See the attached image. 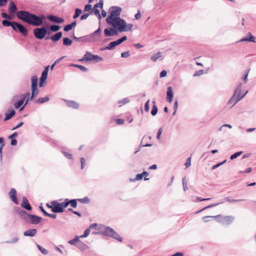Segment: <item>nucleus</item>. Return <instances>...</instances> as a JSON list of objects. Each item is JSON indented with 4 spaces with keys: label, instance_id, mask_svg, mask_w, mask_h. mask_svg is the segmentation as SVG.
<instances>
[{
    "label": "nucleus",
    "instance_id": "1",
    "mask_svg": "<svg viewBox=\"0 0 256 256\" xmlns=\"http://www.w3.org/2000/svg\"><path fill=\"white\" fill-rule=\"evenodd\" d=\"M16 210L18 215L25 222L30 223L32 224H38L40 222L42 218L34 214H28L24 210L16 208Z\"/></svg>",
    "mask_w": 256,
    "mask_h": 256
},
{
    "label": "nucleus",
    "instance_id": "2",
    "mask_svg": "<svg viewBox=\"0 0 256 256\" xmlns=\"http://www.w3.org/2000/svg\"><path fill=\"white\" fill-rule=\"evenodd\" d=\"M242 85V84L241 82L238 84L233 95L228 102V104H232V107L234 106L237 102L241 100L248 92V91L246 90L244 94H241Z\"/></svg>",
    "mask_w": 256,
    "mask_h": 256
},
{
    "label": "nucleus",
    "instance_id": "3",
    "mask_svg": "<svg viewBox=\"0 0 256 256\" xmlns=\"http://www.w3.org/2000/svg\"><path fill=\"white\" fill-rule=\"evenodd\" d=\"M110 9V14L106 18L107 23H112L114 20H116L117 18H120V16L122 10V8L118 6H112Z\"/></svg>",
    "mask_w": 256,
    "mask_h": 256
},
{
    "label": "nucleus",
    "instance_id": "4",
    "mask_svg": "<svg viewBox=\"0 0 256 256\" xmlns=\"http://www.w3.org/2000/svg\"><path fill=\"white\" fill-rule=\"evenodd\" d=\"M109 24L113 26L114 28L118 30L120 32H126L127 24L125 20L120 18H117L116 20H114L112 23H108Z\"/></svg>",
    "mask_w": 256,
    "mask_h": 256
},
{
    "label": "nucleus",
    "instance_id": "5",
    "mask_svg": "<svg viewBox=\"0 0 256 256\" xmlns=\"http://www.w3.org/2000/svg\"><path fill=\"white\" fill-rule=\"evenodd\" d=\"M33 14L26 10H20L16 13V16L21 20L30 24Z\"/></svg>",
    "mask_w": 256,
    "mask_h": 256
},
{
    "label": "nucleus",
    "instance_id": "6",
    "mask_svg": "<svg viewBox=\"0 0 256 256\" xmlns=\"http://www.w3.org/2000/svg\"><path fill=\"white\" fill-rule=\"evenodd\" d=\"M102 234L104 236L112 237L120 242H122L123 240L116 231L109 226H106Z\"/></svg>",
    "mask_w": 256,
    "mask_h": 256
},
{
    "label": "nucleus",
    "instance_id": "7",
    "mask_svg": "<svg viewBox=\"0 0 256 256\" xmlns=\"http://www.w3.org/2000/svg\"><path fill=\"white\" fill-rule=\"evenodd\" d=\"M48 30L47 26L37 28L34 30L33 33L34 36L39 40L43 39L46 36Z\"/></svg>",
    "mask_w": 256,
    "mask_h": 256
},
{
    "label": "nucleus",
    "instance_id": "8",
    "mask_svg": "<svg viewBox=\"0 0 256 256\" xmlns=\"http://www.w3.org/2000/svg\"><path fill=\"white\" fill-rule=\"evenodd\" d=\"M66 208V203L65 200L62 202H59L57 200H54L52 212L54 213H62L64 212V208Z\"/></svg>",
    "mask_w": 256,
    "mask_h": 256
},
{
    "label": "nucleus",
    "instance_id": "9",
    "mask_svg": "<svg viewBox=\"0 0 256 256\" xmlns=\"http://www.w3.org/2000/svg\"><path fill=\"white\" fill-rule=\"evenodd\" d=\"M92 60H96V62H101L103 60L102 58L99 56L98 55L92 54L90 52H86V54H84L83 58L81 60H86V61H91Z\"/></svg>",
    "mask_w": 256,
    "mask_h": 256
},
{
    "label": "nucleus",
    "instance_id": "10",
    "mask_svg": "<svg viewBox=\"0 0 256 256\" xmlns=\"http://www.w3.org/2000/svg\"><path fill=\"white\" fill-rule=\"evenodd\" d=\"M218 218V217H221L222 218V222L224 224H226L227 225L230 224H231L233 220H234V218L232 216H222L221 215L219 214L218 216H205L202 218L204 220L205 218Z\"/></svg>",
    "mask_w": 256,
    "mask_h": 256
},
{
    "label": "nucleus",
    "instance_id": "11",
    "mask_svg": "<svg viewBox=\"0 0 256 256\" xmlns=\"http://www.w3.org/2000/svg\"><path fill=\"white\" fill-rule=\"evenodd\" d=\"M14 28L16 30L15 31H18L24 36H27L28 30L24 26L20 23L16 22L14 24Z\"/></svg>",
    "mask_w": 256,
    "mask_h": 256
},
{
    "label": "nucleus",
    "instance_id": "12",
    "mask_svg": "<svg viewBox=\"0 0 256 256\" xmlns=\"http://www.w3.org/2000/svg\"><path fill=\"white\" fill-rule=\"evenodd\" d=\"M46 18L48 19L50 22L57 24H61L64 22V18L53 14H50L47 16Z\"/></svg>",
    "mask_w": 256,
    "mask_h": 256
},
{
    "label": "nucleus",
    "instance_id": "13",
    "mask_svg": "<svg viewBox=\"0 0 256 256\" xmlns=\"http://www.w3.org/2000/svg\"><path fill=\"white\" fill-rule=\"evenodd\" d=\"M104 34L106 36H116L118 34V32L116 28H107L104 30Z\"/></svg>",
    "mask_w": 256,
    "mask_h": 256
},
{
    "label": "nucleus",
    "instance_id": "14",
    "mask_svg": "<svg viewBox=\"0 0 256 256\" xmlns=\"http://www.w3.org/2000/svg\"><path fill=\"white\" fill-rule=\"evenodd\" d=\"M30 25L36 26H38L42 25L41 19H40L39 16L33 14Z\"/></svg>",
    "mask_w": 256,
    "mask_h": 256
},
{
    "label": "nucleus",
    "instance_id": "15",
    "mask_svg": "<svg viewBox=\"0 0 256 256\" xmlns=\"http://www.w3.org/2000/svg\"><path fill=\"white\" fill-rule=\"evenodd\" d=\"M21 206L27 210L30 211L32 210V207L31 205L30 204L28 200L25 196L22 198V201L21 204Z\"/></svg>",
    "mask_w": 256,
    "mask_h": 256
},
{
    "label": "nucleus",
    "instance_id": "16",
    "mask_svg": "<svg viewBox=\"0 0 256 256\" xmlns=\"http://www.w3.org/2000/svg\"><path fill=\"white\" fill-rule=\"evenodd\" d=\"M9 196L11 200L16 204H18V201L16 196V190L14 188H12L9 192Z\"/></svg>",
    "mask_w": 256,
    "mask_h": 256
},
{
    "label": "nucleus",
    "instance_id": "17",
    "mask_svg": "<svg viewBox=\"0 0 256 256\" xmlns=\"http://www.w3.org/2000/svg\"><path fill=\"white\" fill-rule=\"evenodd\" d=\"M62 35V32H58L51 36H46V40L50 39L53 42H56L61 38Z\"/></svg>",
    "mask_w": 256,
    "mask_h": 256
},
{
    "label": "nucleus",
    "instance_id": "18",
    "mask_svg": "<svg viewBox=\"0 0 256 256\" xmlns=\"http://www.w3.org/2000/svg\"><path fill=\"white\" fill-rule=\"evenodd\" d=\"M72 38L76 41H80L84 42H92V40L90 39V36L88 35L78 38L73 34Z\"/></svg>",
    "mask_w": 256,
    "mask_h": 256
},
{
    "label": "nucleus",
    "instance_id": "19",
    "mask_svg": "<svg viewBox=\"0 0 256 256\" xmlns=\"http://www.w3.org/2000/svg\"><path fill=\"white\" fill-rule=\"evenodd\" d=\"M65 203H66V208L70 204V206L73 208H76L78 206V200L76 199L69 200L66 198L64 200Z\"/></svg>",
    "mask_w": 256,
    "mask_h": 256
},
{
    "label": "nucleus",
    "instance_id": "20",
    "mask_svg": "<svg viewBox=\"0 0 256 256\" xmlns=\"http://www.w3.org/2000/svg\"><path fill=\"white\" fill-rule=\"evenodd\" d=\"M174 97V94L172 86H168L166 92V100L168 102H171Z\"/></svg>",
    "mask_w": 256,
    "mask_h": 256
},
{
    "label": "nucleus",
    "instance_id": "21",
    "mask_svg": "<svg viewBox=\"0 0 256 256\" xmlns=\"http://www.w3.org/2000/svg\"><path fill=\"white\" fill-rule=\"evenodd\" d=\"M37 234V230L35 228L28 229L24 232V236H25L34 237Z\"/></svg>",
    "mask_w": 256,
    "mask_h": 256
},
{
    "label": "nucleus",
    "instance_id": "22",
    "mask_svg": "<svg viewBox=\"0 0 256 256\" xmlns=\"http://www.w3.org/2000/svg\"><path fill=\"white\" fill-rule=\"evenodd\" d=\"M100 30H101L100 27L99 26V28H98V30H95L92 34H88V36H90V39L92 40V42H94V41L96 40V38H94V36H98V38L100 37Z\"/></svg>",
    "mask_w": 256,
    "mask_h": 256
},
{
    "label": "nucleus",
    "instance_id": "23",
    "mask_svg": "<svg viewBox=\"0 0 256 256\" xmlns=\"http://www.w3.org/2000/svg\"><path fill=\"white\" fill-rule=\"evenodd\" d=\"M18 8L13 1H11L9 4L8 12L10 14H14L16 12Z\"/></svg>",
    "mask_w": 256,
    "mask_h": 256
},
{
    "label": "nucleus",
    "instance_id": "24",
    "mask_svg": "<svg viewBox=\"0 0 256 256\" xmlns=\"http://www.w3.org/2000/svg\"><path fill=\"white\" fill-rule=\"evenodd\" d=\"M65 102L66 106L68 107L72 108H78L79 106V104L74 101L68 100H64Z\"/></svg>",
    "mask_w": 256,
    "mask_h": 256
},
{
    "label": "nucleus",
    "instance_id": "25",
    "mask_svg": "<svg viewBox=\"0 0 256 256\" xmlns=\"http://www.w3.org/2000/svg\"><path fill=\"white\" fill-rule=\"evenodd\" d=\"M16 22L12 21L9 22L7 20H4L2 22V24L4 26H11L14 30H16V28H14V24Z\"/></svg>",
    "mask_w": 256,
    "mask_h": 256
},
{
    "label": "nucleus",
    "instance_id": "26",
    "mask_svg": "<svg viewBox=\"0 0 256 256\" xmlns=\"http://www.w3.org/2000/svg\"><path fill=\"white\" fill-rule=\"evenodd\" d=\"M16 114L14 110H10L8 112L6 113V116L4 118V121H7L10 119Z\"/></svg>",
    "mask_w": 256,
    "mask_h": 256
},
{
    "label": "nucleus",
    "instance_id": "27",
    "mask_svg": "<svg viewBox=\"0 0 256 256\" xmlns=\"http://www.w3.org/2000/svg\"><path fill=\"white\" fill-rule=\"evenodd\" d=\"M50 100V98L48 96H46L44 98H40L35 100L34 103L42 104L44 102H48Z\"/></svg>",
    "mask_w": 256,
    "mask_h": 256
},
{
    "label": "nucleus",
    "instance_id": "28",
    "mask_svg": "<svg viewBox=\"0 0 256 256\" xmlns=\"http://www.w3.org/2000/svg\"><path fill=\"white\" fill-rule=\"evenodd\" d=\"M25 101V98H22L19 100L14 104L15 108H20Z\"/></svg>",
    "mask_w": 256,
    "mask_h": 256
},
{
    "label": "nucleus",
    "instance_id": "29",
    "mask_svg": "<svg viewBox=\"0 0 256 256\" xmlns=\"http://www.w3.org/2000/svg\"><path fill=\"white\" fill-rule=\"evenodd\" d=\"M80 236H76L74 238L70 240L68 242L71 245H76V244H78V242H80Z\"/></svg>",
    "mask_w": 256,
    "mask_h": 256
},
{
    "label": "nucleus",
    "instance_id": "30",
    "mask_svg": "<svg viewBox=\"0 0 256 256\" xmlns=\"http://www.w3.org/2000/svg\"><path fill=\"white\" fill-rule=\"evenodd\" d=\"M224 202H218V203H216V204H210L204 208H202V210L198 211L197 212H196V214H198L201 212H202V210H206L207 208H212V207H214V206H218V204H222Z\"/></svg>",
    "mask_w": 256,
    "mask_h": 256
},
{
    "label": "nucleus",
    "instance_id": "31",
    "mask_svg": "<svg viewBox=\"0 0 256 256\" xmlns=\"http://www.w3.org/2000/svg\"><path fill=\"white\" fill-rule=\"evenodd\" d=\"M152 103L154 104V105L152 106V110H151V114L154 116L157 114L158 110L155 104L156 102L154 100L152 101Z\"/></svg>",
    "mask_w": 256,
    "mask_h": 256
},
{
    "label": "nucleus",
    "instance_id": "32",
    "mask_svg": "<svg viewBox=\"0 0 256 256\" xmlns=\"http://www.w3.org/2000/svg\"><path fill=\"white\" fill-rule=\"evenodd\" d=\"M63 44L65 46H70L72 42V41L68 38H63Z\"/></svg>",
    "mask_w": 256,
    "mask_h": 256
},
{
    "label": "nucleus",
    "instance_id": "33",
    "mask_svg": "<svg viewBox=\"0 0 256 256\" xmlns=\"http://www.w3.org/2000/svg\"><path fill=\"white\" fill-rule=\"evenodd\" d=\"M71 66L78 68H79L80 70L84 72H86L88 71V69L86 68L84 66L82 65H79V64H71Z\"/></svg>",
    "mask_w": 256,
    "mask_h": 256
},
{
    "label": "nucleus",
    "instance_id": "34",
    "mask_svg": "<svg viewBox=\"0 0 256 256\" xmlns=\"http://www.w3.org/2000/svg\"><path fill=\"white\" fill-rule=\"evenodd\" d=\"M161 57V53L160 52H158L156 54H154L151 56V60L153 62H156L158 58Z\"/></svg>",
    "mask_w": 256,
    "mask_h": 256
},
{
    "label": "nucleus",
    "instance_id": "35",
    "mask_svg": "<svg viewBox=\"0 0 256 256\" xmlns=\"http://www.w3.org/2000/svg\"><path fill=\"white\" fill-rule=\"evenodd\" d=\"M60 28V26L57 24H52L50 27V32H56Z\"/></svg>",
    "mask_w": 256,
    "mask_h": 256
},
{
    "label": "nucleus",
    "instance_id": "36",
    "mask_svg": "<svg viewBox=\"0 0 256 256\" xmlns=\"http://www.w3.org/2000/svg\"><path fill=\"white\" fill-rule=\"evenodd\" d=\"M38 78L36 76H32L31 78V86H38Z\"/></svg>",
    "mask_w": 256,
    "mask_h": 256
},
{
    "label": "nucleus",
    "instance_id": "37",
    "mask_svg": "<svg viewBox=\"0 0 256 256\" xmlns=\"http://www.w3.org/2000/svg\"><path fill=\"white\" fill-rule=\"evenodd\" d=\"M116 46V43H115L114 41L110 42L108 46H106V48L108 50H113L115 48Z\"/></svg>",
    "mask_w": 256,
    "mask_h": 256
},
{
    "label": "nucleus",
    "instance_id": "38",
    "mask_svg": "<svg viewBox=\"0 0 256 256\" xmlns=\"http://www.w3.org/2000/svg\"><path fill=\"white\" fill-rule=\"evenodd\" d=\"M242 152H243L242 151H240V152H235L234 154L230 156V159L231 160H233L234 158H238V156H240L242 154Z\"/></svg>",
    "mask_w": 256,
    "mask_h": 256
},
{
    "label": "nucleus",
    "instance_id": "39",
    "mask_svg": "<svg viewBox=\"0 0 256 256\" xmlns=\"http://www.w3.org/2000/svg\"><path fill=\"white\" fill-rule=\"evenodd\" d=\"M77 200L82 204H88L90 202V199L86 196L82 198H77Z\"/></svg>",
    "mask_w": 256,
    "mask_h": 256
},
{
    "label": "nucleus",
    "instance_id": "40",
    "mask_svg": "<svg viewBox=\"0 0 256 256\" xmlns=\"http://www.w3.org/2000/svg\"><path fill=\"white\" fill-rule=\"evenodd\" d=\"M82 11L80 8H76L75 10V12L73 16V18L76 19V18H78L80 16V14L82 13Z\"/></svg>",
    "mask_w": 256,
    "mask_h": 256
},
{
    "label": "nucleus",
    "instance_id": "41",
    "mask_svg": "<svg viewBox=\"0 0 256 256\" xmlns=\"http://www.w3.org/2000/svg\"><path fill=\"white\" fill-rule=\"evenodd\" d=\"M250 70H246L245 71L244 74L242 78V80L244 81V83H246L248 81V76Z\"/></svg>",
    "mask_w": 256,
    "mask_h": 256
},
{
    "label": "nucleus",
    "instance_id": "42",
    "mask_svg": "<svg viewBox=\"0 0 256 256\" xmlns=\"http://www.w3.org/2000/svg\"><path fill=\"white\" fill-rule=\"evenodd\" d=\"M77 246L80 250H84L87 247V246L84 243L80 240V242H78V243L77 244Z\"/></svg>",
    "mask_w": 256,
    "mask_h": 256
},
{
    "label": "nucleus",
    "instance_id": "43",
    "mask_svg": "<svg viewBox=\"0 0 256 256\" xmlns=\"http://www.w3.org/2000/svg\"><path fill=\"white\" fill-rule=\"evenodd\" d=\"M224 200L228 202H230V203H232V202H240V201H242V200H242V199H240V200H236V199H231L230 198L228 197H226L224 198Z\"/></svg>",
    "mask_w": 256,
    "mask_h": 256
},
{
    "label": "nucleus",
    "instance_id": "44",
    "mask_svg": "<svg viewBox=\"0 0 256 256\" xmlns=\"http://www.w3.org/2000/svg\"><path fill=\"white\" fill-rule=\"evenodd\" d=\"M182 186L184 188V191H186L188 190L187 182L186 181V176L184 177L182 179Z\"/></svg>",
    "mask_w": 256,
    "mask_h": 256
},
{
    "label": "nucleus",
    "instance_id": "45",
    "mask_svg": "<svg viewBox=\"0 0 256 256\" xmlns=\"http://www.w3.org/2000/svg\"><path fill=\"white\" fill-rule=\"evenodd\" d=\"M49 66H46L42 72L41 76L47 78L48 75Z\"/></svg>",
    "mask_w": 256,
    "mask_h": 256
},
{
    "label": "nucleus",
    "instance_id": "46",
    "mask_svg": "<svg viewBox=\"0 0 256 256\" xmlns=\"http://www.w3.org/2000/svg\"><path fill=\"white\" fill-rule=\"evenodd\" d=\"M36 96H34V95L31 94V96L30 97H29V98H28L27 99H26V102L25 103V104L22 106V108H20V111H22V110H24L25 106H26V104H28V102L30 100H32Z\"/></svg>",
    "mask_w": 256,
    "mask_h": 256
},
{
    "label": "nucleus",
    "instance_id": "47",
    "mask_svg": "<svg viewBox=\"0 0 256 256\" xmlns=\"http://www.w3.org/2000/svg\"><path fill=\"white\" fill-rule=\"evenodd\" d=\"M84 12H90V14H92V6L90 4H86L84 8Z\"/></svg>",
    "mask_w": 256,
    "mask_h": 256
},
{
    "label": "nucleus",
    "instance_id": "48",
    "mask_svg": "<svg viewBox=\"0 0 256 256\" xmlns=\"http://www.w3.org/2000/svg\"><path fill=\"white\" fill-rule=\"evenodd\" d=\"M36 245H37L38 248L41 252L42 253L44 254H48V251L46 249H45L44 248L42 247L40 244H37Z\"/></svg>",
    "mask_w": 256,
    "mask_h": 256
},
{
    "label": "nucleus",
    "instance_id": "49",
    "mask_svg": "<svg viewBox=\"0 0 256 256\" xmlns=\"http://www.w3.org/2000/svg\"><path fill=\"white\" fill-rule=\"evenodd\" d=\"M90 229L89 228H87L84 230V234L80 236V238H86L89 235V234H90Z\"/></svg>",
    "mask_w": 256,
    "mask_h": 256
},
{
    "label": "nucleus",
    "instance_id": "50",
    "mask_svg": "<svg viewBox=\"0 0 256 256\" xmlns=\"http://www.w3.org/2000/svg\"><path fill=\"white\" fill-rule=\"evenodd\" d=\"M248 42H256V41L254 40H255L254 36H253L250 32H249L248 33Z\"/></svg>",
    "mask_w": 256,
    "mask_h": 256
},
{
    "label": "nucleus",
    "instance_id": "51",
    "mask_svg": "<svg viewBox=\"0 0 256 256\" xmlns=\"http://www.w3.org/2000/svg\"><path fill=\"white\" fill-rule=\"evenodd\" d=\"M130 102L129 99L128 98H124L121 100L118 101V104H120V106H122V104L128 103Z\"/></svg>",
    "mask_w": 256,
    "mask_h": 256
},
{
    "label": "nucleus",
    "instance_id": "52",
    "mask_svg": "<svg viewBox=\"0 0 256 256\" xmlns=\"http://www.w3.org/2000/svg\"><path fill=\"white\" fill-rule=\"evenodd\" d=\"M1 15L3 18L6 20H11L12 18V17L6 12H2Z\"/></svg>",
    "mask_w": 256,
    "mask_h": 256
},
{
    "label": "nucleus",
    "instance_id": "53",
    "mask_svg": "<svg viewBox=\"0 0 256 256\" xmlns=\"http://www.w3.org/2000/svg\"><path fill=\"white\" fill-rule=\"evenodd\" d=\"M104 5V1L103 0H100L99 2L98 3H96L94 4V6L95 8H98L100 7L101 8H102Z\"/></svg>",
    "mask_w": 256,
    "mask_h": 256
},
{
    "label": "nucleus",
    "instance_id": "54",
    "mask_svg": "<svg viewBox=\"0 0 256 256\" xmlns=\"http://www.w3.org/2000/svg\"><path fill=\"white\" fill-rule=\"evenodd\" d=\"M226 160H224V161H223L222 162H220V163H218V164H215V165H214V166H212V170L216 169V168H218V167H219V166H220L221 165H222V164H224V163L226 162Z\"/></svg>",
    "mask_w": 256,
    "mask_h": 256
},
{
    "label": "nucleus",
    "instance_id": "55",
    "mask_svg": "<svg viewBox=\"0 0 256 256\" xmlns=\"http://www.w3.org/2000/svg\"><path fill=\"white\" fill-rule=\"evenodd\" d=\"M143 176L142 174H136V178L134 180H130L131 181L139 180L142 178Z\"/></svg>",
    "mask_w": 256,
    "mask_h": 256
},
{
    "label": "nucleus",
    "instance_id": "56",
    "mask_svg": "<svg viewBox=\"0 0 256 256\" xmlns=\"http://www.w3.org/2000/svg\"><path fill=\"white\" fill-rule=\"evenodd\" d=\"M72 28L71 25L70 24H68L64 26V32H68Z\"/></svg>",
    "mask_w": 256,
    "mask_h": 256
},
{
    "label": "nucleus",
    "instance_id": "57",
    "mask_svg": "<svg viewBox=\"0 0 256 256\" xmlns=\"http://www.w3.org/2000/svg\"><path fill=\"white\" fill-rule=\"evenodd\" d=\"M18 238L17 237L14 238L11 240L6 241V242L8 244H14L18 242Z\"/></svg>",
    "mask_w": 256,
    "mask_h": 256
},
{
    "label": "nucleus",
    "instance_id": "58",
    "mask_svg": "<svg viewBox=\"0 0 256 256\" xmlns=\"http://www.w3.org/2000/svg\"><path fill=\"white\" fill-rule=\"evenodd\" d=\"M46 78H44V77H42V76L40 77V84H39L40 87L43 86V84L46 82Z\"/></svg>",
    "mask_w": 256,
    "mask_h": 256
},
{
    "label": "nucleus",
    "instance_id": "59",
    "mask_svg": "<svg viewBox=\"0 0 256 256\" xmlns=\"http://www.w3.org/2000/svg\"><path fill=\"white\" fill-rule=\"evenodd\" d=\"M212 198H202L200 197H196V202H202V201H206V200H211Z\"/></svg>",
    "mask_w": 256,
    "mask_h": 256
},
{
    "label": "nucleus",
    "instance_id": "60",
    "mask_svg": "<svg viewBox=\"0 0 256 256\" xmlns=\"http://www.w3.org/2000/svg\"><path fill=\"white\" fill-rule=\"evenodd\" d=\"M204 74V70H199L198 71H196L195 73L194 74V76H199Z\"/></svg>",
    "mask_w": 256,
    "mask_h": 256
},
{
    "label": "nucleus",
    "instance_id": "61",
    "mask_svg": "<svg viewBox=\"0 0 256 256\" xmlns=\"http://www.w3.org/2000/svg\"><path fill=\"white\" fill-rule=\"evenodd\" d=\"M64 154L68 159L70 160H72V159L73 157H72V155L70 154H69L67 152H62Z\"/></svg>",
    "mask_w": 256,
    "mask_h": 256
},
{
    "label": "nucleus",
    "instance_id": "62",
    "mask_svg": "<svg viewBox=\"0 0 256 256\" xmlns=\"http://www.w3.org/2000/svg\"><path fill=\"white\" fill-rule=\"evenodd\" d=\"M190 164H191V158L190 157V158H188V159L186 160V161L185 162L184 165L186 166V168H188V166H190Z\"/></svg>",
    "mask_w": 256,
    "mask_h": 256
},
{
    "label": "nucleus",
    "instance_id": "63",
    "mask_svg": "<svg viewBox=\"0 0 256 256\" xmlns=\"http://www.w3.org/2000/svg\"><path fill=\"white\" fill-rule=\"evenodd\" d=\"M149 102H150V100H148L147 102L144 104V110L146 112H148L150 110L149 107Z\"/></svg>",
    "mask_w": 256,
    "mask_h": 256
},
{
    "label": "nucleus",
    "instance_id": "64",
    "mask_svg": "<svg viewBox=\"0 0 256 256\" xmlns=\"http://www.w3.org/2000/svg\"><path fill=\"white\" fill-rule=\"evenodd\" d=\"M130 56V52L128 51L123 52L121 54L122 58H128Z\"/></svg>",
    "mask_w": 256,
    "mask_h": 256
}]
</instances>
